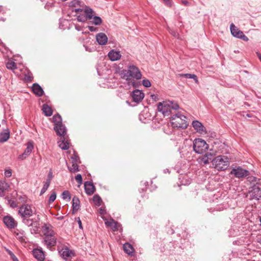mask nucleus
<instances>
[{"mask_svg": "<svg viewBox=\"0 0 261 261\" xmlns=\"http://www.w3.org/2000/svg\"><path fill=\"white\" fill-rule=\"evenodd\" d=\"M54 129L57 134L60 136V140L58 141L59 146L63 150H67L69 148L70 142L68 136L66 135V129L63 124L55 126Z\"/></svg>", "mask_w": 261, "mask_h": 261, "instance_id": "f257e3e1", "label": "nucleus"}, {"mask_svg": "<svg viewBox=\"0 0 261 261\" xmlns=\"http://www.w3.org/2000/svg\"><path fill=\"white\" fill-rule=\"evenodd\" d=\"M178 108V105L171 101L159 102L158 106V111L161 112L164 116H169L171 113L172 110H176Z\"/></svg>", "mask_w": 261, "mask_h": 261, "instance_id": "f03ea898", "label": "nucleus"}, {"mask_svg": "<svg viewBox=\"0 0 261 261\" xmlns=\"http://www.w3.org/2000/svg\"><path fill=\"white\" fill-rule=\"evenodd\" d=\"M171 124L174 128L185 129L187 127L186 117L181 114L178 113L173 115L171 119Z\"/></svg>", "mask_w": 261, "mask_h": 261, "instance_id": "7ed1b4c3", "label": "nucleus"}, {"mask_svg": "<svg viewBox=\"0 0 261 261\" xmlns=\"http://www.w3.org/2000/svg\"><path fill=\"white\" fill-rule=\"evenodd\" d=\"M212 163L214 168L218 170H225L229 164L228 158L222 155H219L216 157L213 160Z\"/></svg>", "mask_w": 261, "mask_h": 261, "instance_id": "20e7f679", "label": "nucleus"}, {"mask_svg": "<svg viewBox=\"0 0 261 261\" xmlns=\"http://www.w3.org/2000/svg\"><path fill=\"white\" fill-rule=\"evenodd\" d=\"M35 208L31 205L23 204L19 208L18 213L24 219L31 217L35 213Z\"/></svg>", "mask_w": 261, "mask_h": 261, "instance_id": "39448f33", "label": "nucleus"}, {"mask_svg": "<svg viewBox=\"0 0 261 261\" xmlns=\"http://www.w3.org/2000/svg\"><path fill=\"white\" fill-rule=\"evenodd\" d=\"M193 148L197 153H203L208 148L206 142L201 139H196L193 142Z\"/></svg>", "mask_w": 261, "mask_h": 261, "instance_id": "423d86ee", "label": "nucleus"}, {"mask_svg": "<svg viewBox=\"0 0 261 261\" xmlns=\"http://www.w3.org/2000/svg\"><path fill=\"white\" fill-rule=\"evenodd\" d=\"M230 174H233L237 178H241L248 176L249 175V172L240 166H238L233 168L231 170Z\"/></svg>", "mask_w": 261, "mask_h": 261, "instance_id": "0eeeda50", "label": "nucleus"}, {"mask_svg": "<svg viewBox=\"0 0 261 261\" xmlns=\"http://www.w3.org/2000/svg\"><path fill=\"white\" fill-rule=\"evenodd\" d=\"M230 31L232 35L237 38H241L244 41H248V38L246 36L243 32L239 30L233 23H231L230 25Z\"/></svg>", "mask_w": 261, "mask_h": 261, "instance_id": "6e6552de", "label": "nucleus"}, {"mask_svg": "<svg viewBox=\"0 0 261 261\" xmlns=\"http://www.w3.org/2000/svg\"><path fill=\"white\" fill-rule=\"evenodd\" d=\"M44 243L47 248H50L56 245L57 243V238L55 234H51V236H48L44 237Z\"/></svg>", "mask_w": 261, "mask_h": 261, "instance_id": "1a4fd4ad", "label": "nucleus"}, {"mask_svg": "<svg viewBox=\"0 0 261 261\" xmlns=\"http://www.w3.org/2000/svg\"><path fill=\"white\" fill-rule=\"evenodd\" d=\"M72 159V165L71 166H68V169L70 172L72 173H75L79 171V166L77 165L78 160L79 159L78 156L74 154L73 156L71 157Z\"/></svg>", "mask_w": 261, "mask_h": 261, "instance_id": "9d476101", "label": "nucleus"}, {"mask_svg": "<svg viewBox=\"0 0 261 261\" xmlns=\"http://www.w3.org/2000/svg\"><path fill=\"white\" fill-rule=\"evenodd\" d=\"M128 70L132 78L133 77L138 80L141 78V73L139 69L135 66H129Z\"/></svg>", "mask_w": 261, "mask_h": 261, "instance_id": "9b49d317", "label": "nucleus"}, {"mask_svg": "<svg viewBox=\"0 0 261 261\" xmlns=\"http://www.w3.org/2000/svg\"><path fill=\"white\" fill-rule=\"evenodd\" d=\"M4 223L10 228H13L17 225V222L11 216H5L3 219Z\"/></svg>", "mask_w": 261, "mask_h": 261, "instance_id": "f8f14e48", "label": "nucleus"}, {"mask_svg": "<svg viewBox=\"0 0 261 261\" xmlns=\"http://www.w3.org/2000/svg\"><path fill=\"white\" fill-rule=\"evenodd\" d=\"M42 232L43 233L44 237L55 234L53 226L49 224H44L42 226Z\"/></svg>", "mask_w": 261, "mask_h": 261, "instance_id": "ddd939ff", "label": "nucleus"}, {"mask_svg": "<svg viewBox=\"0 0 261 261\" xmlns=\"http://www.w3.org/2000/svg\"><path fill=\"white\" fill-rule=\"evenodd\" d=\"M192 125L194 129H196L198 133L201 134H206L205 127L199 121L197 120L193 121L192 122Z\"/></svg>", "mask_w": 261, "mask_h": 261, "instance_id": "4468645a", "label": "nucleus"}, {"mask_svg": "<svg viewBox=\"0 0 261 261\" xmlns=\"http://www.w3.org/2000/svg\"><path fill=\"white\" fill-rule=\"evenodd\" d=\"M34 257L38 261H43L44 259V254L43 251L39 249H35L33 250Z\"/></svg>", "mask_w": 261, "mask_h": 261, "instance_id": "2eb2a0df", "label": "nucleus"}, {"mask_svg": "<svg viewBox=\"0 0 261 261\" xmlns=\"http://www.w3.org/2000/svg\"><path fill=\"white\" fill-rule=\"evenodd\" d=\"M132 97L134 101L138 102L144 98V93L139 90H136L133 92Z\"/></svg>", "mask_w": 261, "mask_h": 261, "instance_id": "dca6fc26", "label": "nucleus"}, {"mask_svg": "<svg viewBox=\"0 0 261 261\" xmlns=\"http://www.w3.org/2000/svg\"><path fill=\"white\" fill-rule=\"evenodd\" d=\"M105 224L112 229L113 231H117L119 230V228L121 226V225L118 222L114 221L113 219H111L109 221H107L105 222Z\"/></svg>", "mask_w": 261, "mask_h": 261, "instance_id": "f3484780", "label": "nucleus"}, {"mask_svg": "<svg viewBox=\"0 0 261 261\" xmlns=\"http://www.w3.org/2000/svg\"><path fill=\"white\" fill-rule=\"evenodd\" d=\"M85 189L86 193L89 195L93 194L95 191L93 184L90 181H87L85 183Z\"/></svg>", "mask_w": 261, "mask_h": 261, "instance_id": "a211bd4d", "label": "nucleus"}, {"mask_svg": "<svg viewBox=\"0 0 261 261\" xmlns=\"http://www.w3.org/2000/svg\"><path fill=\"white\" fill-rule=\"evenodd\" d=\"M108 57L111 60L115 61L119 60L121 55L120 51L112 50L108 54Z\"/></svg>", "mask_w": 261, "mask_h": 261, "instance_id": "6ab92c4d", "label": "nucleus"}, {"mask_svg": "<svg viewBox=\"0 0 261 261\" xmlns=\"http://www.w3.org/2000/svg\"><path fill=\"white\" fill-rule=\"evenodd\" d=\"M96 40L99 44L105 45L108 41V38L105 34L100 33L96 35Z\"/></svg>", "mask_w": 261, "mask_h": 261, "instance_id": "aec40b11", "label": "nucleus"}, {"mask_svg": "<svg viewBox=\"0 0 261 261\" xmlns=\"http://www.w3.org/2000/svg\"><path fill=\"white\" fill-rule=\"evenodd\" d=\"M32 90L34 93L38 96H41L43 94V89L38 84L36 83L33 84Z\"/></svg>", "mask_w": 261, "mask_h": 261, "instance_id": "412c9836", "label": "nucleus"}, {"mask_svg": "<svg viewBox=\"0 0 261 261\" xmlns=\"http://www.w3.org/2000/svg\"><path fill=\"white\" fill-rule=\"evenodd\" d=\"M33 149V145L31 142H29L27 144V147L24 151V153L20 155V158L21 159H25L32 151Z\"/></svg>", "mask_w": 261, "mask_h": 261, "instance_id": "4be33fe9", "label": "nucleus"}, {"mask_svg": "<svg viewBox=\"0 0 261 261\" xmlns=\"http://www.w3.org/2000/svg\"><path fill=\"white\" fill-rule=\"evenodd\" d=\"M10 138V132L8 129H5L0 133V142L7 141Z\"/></svg>", "mask_w": 261, "mask_h": 261, "instance_id": "5701e85b", "label": "nucleus"}, {"mask_svg": "<svg viewBox=\"0 0 261 261\" xmlns=\"http://www.w3.org/2000/svg\"><path fill=\"white\" fill-rule=\"evenodd\" d=\"M214 154L211 152H207L205 153L201 159V161L204 164H208L210 161H213V158Z\"/></svg>", "mask_w": 261, "mask_h": 261, "instance_id": "b1692460", "label": "nucleus"}, {"mask_svg": "<svg viewBox=\"0 0 261 261\" xmlns=\"http://www.w3.org/2000/svg\"><path fill=\"white\" fill-rule=\"evenodd\" d=\"M61 255L65 259L67 257H70L73 255L72 251L70 250L68 248L63 249L62 251H60Z\"/></svg>", "mask_w": 261, "mask_h": 261, "instance_id": "393cba45", "label": "nucleus"}, {"mask_svg": "<svg viewBox=\"0 0 261 261\" xmlns=\"http://www.w3.org/2000/svg\"><path fill=\"white\" fill-rule=\"evenodd\" d=\"M42 110L46 116H50L53 114L51 108L46 104L43 105Z\"/></svg>", "mask_w": 261, "mask_h": 261, "instance_id": "a878e982", "label": "nucleus"}, {"mask_svg": "<svg viewBox=\"0 0 261 261\" xmlns=\"http://www.w3.org/2000/svg\"><path fill=\"white\" fill-rule=\"evenodd\" d=\"M121 77L126 80L129 81L131 80L132 77L130 74V72L129 70H124L121 71L120 73Z\"/></svg>", "mask_w": 261, "mask_h": 261, "instance_id": "bb28decb", "label": "nucleus"}, {"mask_svg": "<svg viewBox=\"0 0 261 261\" xmlns=\"http://www.w3.org/2000/svg\"><path fill=\"white\" fill-rule=\"evenodd\" d=\"M72 207L73 211H77L80 208V200L77 197H74L72 199Z\"/></svg>", "mask_w": 261, "mask_h": 261, "instance_id": "cd10ccee", "label": "nucleus"}, {"mask_svg": "<svg viewBox=\"0 0 261 261\" xmlns=\"http://www.w3.org/2000/svg\"><path fill=\"white\" fill-rule=\"evenodd\" d=\"M123 250L128 254H132L134 251L133 247L128 243H125L123 245Z\"/></svg>", "mask_w": 261, "mask_h": 261, "instance_id": "c85d7f7f", "label": "nucleus"}, {"mask_svg": "<svg viewBox=\"0 0 261 261\" xmlns=\"http://www.w3.org/2000/svg\"><path fill=\"white\" fill-rule=\"evenodd\" d=\"M62 121L61 116L59 114L55 115L53 117V121L55 126L62 124Z\"/></svg>", "mask_w": 261, "mask_h": 261, "instance_id": "c756f323", "label": "nucleus"}, {"mask_svg": "<svg viewBox=\"0 0 261 261\" xmlns=\"http://www.w3.org/2000/svg\"><path fill=\"white\" fill-rule=\"evenodd\" d=\"M84 12L86 15L87 19H91L94 15V12L91 8H87Z\"/></svg>", "mask_w": 261, "mask_h": 261, "instance_id": "7c9ffc66", "label": "nucleus"}, {"mask_svg": "<svg viewBox=\"0 0 261 261\" xmlns=\"http://www.w3.org/2000/svg\"><path fill=\"white\" fill-rule=\"evenodd\" d=\"M178 76L180 77H185L187 79H193L196 83H198V81L197 76L194 74L186 73V74H179Z\"/></svg>", "mask_w": 261, "mask_h": 261, "instance_id": "2f4dec72", "label": "nucleus"}, {"mask_svg": "<svg viewBox=\"0 0 261 261\" xmlns=\"http://www.w3.org/2000/svg\"><path fill=\"white\" fill-rule=\"evenodd\" d=\"M93 201L94 204L98 206H100L102 202L101 197L98 195H95L93 196Z\"/></svg>", "mask_w": 261, "mask_h": 261, "instance_id": "473e14b6", "label": "nucleus"}, {"mask_svg": "<svg viewBox=\"0 0 261 261\" xmlns=\"http://www.w3.org/2000/svg\"><path fill=\"white\" fill-rule=\"evenodd\" d=\"M8 188V184L4 181H0V196H2L4 191Z\"/></svg>", "mask_w": 261, "mask_h": 261, "instance_id": "72a5a7b5", "label": "nucleus"}, {"mask_svg": "<svg viewBox=\"0 0 261 261\" xmlns=\"http://www.w3.org/2000/svg\"><path fill=\"white\" fill-rule=\"evenodd\" d=\"M6 67L9 69L14 70L16 69L17 65L14 62L12 61H9L6 64Z\"/></svg>", "mask_w": 261, "mask_h": 261, "instance_id": "f704fd0d", "label": "nucleus"}, {"mask_svg": "<svg viewBox=\"0 0 261 261\" xmlns=\"http://www.w3.org/2000/svg\"><path fill=\"white\" fill-rule=\"evenodd\" d=\"M50 179H47L46 182H45L43 188L41 189V191L40 192L41 195L43 194V193H44L45 192V191L48 189V188L50 185Z\"/></svg>", "mask_w": 261, "mask_h": 261, "instance_id": "c9c22d12", "label": "nucleus"}, {"mask_svg": "<svg viewBox=\"0 0 261 261\" xmlns=\"http://www.w3.org/2000/svg\"><path fill=\"white\" fill-rule=\"evenodd\" d=\"M252 193L256 194V197L261 196V190L258 187H254L252 191Z\"/></svg>", "mask_w": 261, "mask_h": 261, "instance_id": "e433bc0d", "label": "nucleus"}, {"mask_svg": "<svg viewBox=\"0 0 261 261\" xmlns=\"http://www.w3.org/2000/svg\"><path fill=\"white\" fill-rule=\"evenodd\" d=\"M93 23L95 25H99L101 23V19L99 17L94 16L93 17Z\"/></svg>", "mask_w": 261, "mask_h": 261, "instance_id": "4c0bfd02", "label": "nucleus"}, {"mask_svg": "<svg viewBox=\"0 0 261 261\" xmlns=\"http://www.w3.org/2000/svg\"><path fill=\"white\" fill-rule=\"evenodd\" d=\"M63 198L64 199H67L68 200H69L71 198L70 196V193L67 191H65L62 193Z\"/></svg>", "mask_w": 261, "mask_h": 261, "instance_id": "58836bf2", "label": "nucleus"}, {"mask_svg": "<svg viewBox=\"0 0 261 261\" xmlns=\"http://www.w3.org/2000/svg\"><path fill=\"white\" fill-rule=\"evenodd\" d=\"M16 238L19 239L20 241L22 242L25 240V237L23 235L22 233L15 232Z\"/></svg>", "mask_w": 261, "mask_h": 261, "instance_id": "ea45409f", "label": "nucleus"}, {"mask_svg": "<svg viewBox=\"0 0 261 261\" xmlns=\"http://www.w3.org/2000/svg\"><path fill=\"white\" fill-rule=\"evenodd\" d=\"M142 84L145 87H150L151 86V83L148 80H143Z\"/></svg>", "mask_w": 261, "mask_h": 261, "instance_id": "a19ab883", "label": "nucleus"}, {"mask_svg": "<svg viewBox=\"0 0 261 261\" xmlns=\"http://www.w3.org/2000/svg\"><path fill=\"white\" fill-rule=\"evenodd\" d=\"M30 226H31L32 227H33V231L35 233L38 230V224L36 222H33Z\"/></svg>", "mask_w": 261, "mask_h": 261, "instance_id": "79ce46f5", "label": "nucleus"}, {"mask_svg": "<svg viewBox=\"0 0 261 261\" xmlns=\"http://www.w3.org/2000/svg\"><path fill=\"white\" fill-rule=\"evenodd\" d=\"M56 198V194L55 193H53L51 194L49 199V202L51 203L54 202Z\"/></svg>", "mask_w": 261, "mask_h": 261, "instance_id": "37998d69", "label": "nucleus"}, {"mask_svg": "<svg viewBox=\"0 0 261 261\" xmlns=\"http://www.w3.org/2000/svg\"><path fill=\"white\" fill-rule=\"evenodd\" d=\"M75 180H76V181L79 184H81L82 183V175L81 174H77L75 177Z\"/></svg>", "mask_w": 261, "mask_h": 261, "instance_id": "c03bdc74", "label": "nucleus"}, {"mask_svg": "<svg viewBox=\"0 0 261 261\" xmlns=\"http://www.w3.org/2000/svg\"><path fill=\"white\" fill-rule=\"evenodd\" d=\"M87 17L85 16H77V20L80 22H85L87 20Z\"/></svg>", "mask_w": 261, "mask_h": 261, "instance_id": "a18cd8bd", "label": "nucleus"}, {"mask_svg": "<svg viewBox=\"0 0 261 261\" xmlns=\"http://www.w3.org/2000/svg\"><path fill=\"white\" fill-rule=\"evenodd\" d=\"M79 2L77 0H74L70 3V6L72 7H76L77 5H79Z\"/></svg>", "mask_w": 261, "mask_h": 261, "instance_id": "49530a36", "label": "nucleus"}, {"mask_svg": "<svg viewBox=\"0 0 261 261\" xmlns=\"http://www.w3.org/2000/svg\"><path fill=\"white\" fill-rule=\"evenodd\" d=\"M5 175L7 177H10L12 175L11 171V170H6L5 172Z\"/></svg>", "mask_w": 261, "mask_h": 261, "instance_id": "de8ad7c7", "label": "nucleus"}, {"mask_svg": "<svg viewBox=\"0 0 261 261\" xmlns=\"http://www.w3.org/2000/svg\"><path fill=\"white\" fill-rule=\"evenodd\" d=\"M165 3L168 6H171V0H163Z\"/></svg>", "mask_w": 261, "mask_h": 261, "instance_id": "09e8293b", "label": "nucleus"}, {"mask_svg": "<svg viewBox=\"0 0 261 261\" xmlns=\"http://www.w3.org/2000/svg\"><path fill=\"white\" fill-rule=\"evenodd\" d=\"M77 219H78L77 220V222H78V224H79L80 228L83 229V226H82V224L81 220H80V218H78Z\"/></svg>", "mask_w": 261, "mask_h": 261, "instance_id": "8fccbe9b", "label": "nucleus"}, {"mask_svg": "<svg viewBox=\"0 0 261 261\" xmlns=\"http://www.w3.org/2000/svg\"><path fill=\"white\" fill-rule=\"evenodd\" d=\"M11 258L13 259V261H19L17 258L16 257V256L14 254H12V257H11Z\"/></svg>", "mask_w": 261, "mask_h": 261, "instance_id": "3c124183", "label": "nucleus"}, {"mask_svg": "<svg viewBox=\"0 0 261 261\" xmlns=\"http://www.w3.org/2000/svg\"><path fill=\"white\" fill-rule=\"evenodd\" d=\"M83 10L82 9H76L75 10V12L76 13H80L81 12H83Z\"/></svg>", "mask_w": 261, "mask_h": 261, "instance_id": "603ef678", "label": "nucleus"}, {"mask_svg": "<svg viewBox=\"0 0 261 261\" xmlns=\"http://www.w3.org/2000/svg\"><path fill=\"white\" fill-rule=\"evenodd\" d=\"M151 97L152 99H154V100H157L158 99V96L156 95H151Z\"/></svg>", "mask_w": 261, "mask_h": 261, "instance_id": "864d4df0", "label": "nucleus"}, {"mask_svg": "<svg viewBox=\"0 0 261 261\" xmlns=\"http://www.w3.org/2000/svg\"><path fill=\"white\" fill-rule=\"evenodd\" d=\"M182 3L185 5H188L189 3L188 1H182Z\"/></svg>", "mask_w": 261, "mask_h": 261, "instance_id": "5fc2aeb1", "label": "nucleus"}, {"mask_svg": "<svg viewBox=\"0 0 261 261\" xmlns=\"http://www.w3.org/2000/svg\"><path fill=\"white\" fill-rule=\"evenodd\" d=\"M170 33L174 36H176V33L173 31H171Z\"/></svg>", "mask_w": 261, "mask_h": 261, "instance_id": "6e6d98bb", "label": "nucleus"}, {"mask_svg": "<svg viewBox=\"0 0 261 261\" xmlns=\"http://www.w3.org/2000/svg\"><path fill=\"white\" fill-rule=\"evenodd\" d=\"M256 55L257 56V57H258V58L259 59V60L261 59V55L260 54H259V53H256Z\"/></svg>", "mask_w": 261, "mask_h": 261, "instance_id": "4d7b16f0", "label": "nucleus"}, {"mask_svg": "<svg viewBox=\"0 0 261 261\" xmlns=\"http://www.w3.org/2000/svg\"><path fill=\"white\" fill-rule=\"evenodd\" d=\"M33 77L31 76H29L28 77V80H29V81H32Z\"/></svg>", "mask_w": 261, "mask_h": 261, "instance_id": "13d9d810", "label": "nucleus"}, {"mask_svg": "<svg viewBox=\"0 0 261 261\" xmlns=\"http://www.w3.org/2000/svg\"><path fill=\"white\" fill-rule=\"evenodd\" d=\"M9 255L11 256V257H12V254H14L12 252H11L10 251H9Z\"/></svg>", "mask_w": 261, "mask_h": 261, "instance_id": "bf43d9fd", "label": "nucleus"}, {"mask_svg": "<svg viewBox=\"0 0 261 261\" xmlns=\"http://www.w3.org/2000/svg\"><path fill=\"white\" fill-rule=\"evenodd\" d=\"M89 28H90V31H93V27H91Z\"/></svg>", "mask_w": 261, "mask_h": 261, "instance_id": "052dcab7", "label": "nucleus"}, {"mask_svg": "<svg viewBox=\"0 0 261 261\" xmlns=\"http://www.w3.org/2000/svg\"><path fill=\"white\" fill-rule=\"evenodd\" d=\"M100 213H101V214H103V212H103V210H102V209H101V208H100Z\"/></svg>", "mask_w": 261, "mask_h": 261, "instance_id": "680f3d73", "label": "nucleus"}, {"mask_svg": "<svg viewBox=\"0 0 261 261\" xmlns=\"http://www.w3.org/2000/svg\"><path fill=\"white\" fill-rule=\"evenodd\" d=\"M12 207H15V205H14V204H12Z\"/></svg>", "mask_w": 261, "mask_h": 261, "instance_id": "e2e57ef3", "label": "nucleus"}, {"mask_svg": "<svg viewBox=\"0 0 261 261\" xmlns=\"http://www.w3.org/2000/svg\"><path fill=\"white\" fill-rule=\"evenodd\" d=\"M12 207H15V205H14V204H12Z\"/></svg>", "mask_w": 261, "mask_h": 261, "instance_id": "0e129e2a", "label": "nucleus"}, {"mask_svg": "<svg viewBox=\"0 0 261 261\" xmlns=\"http://www.w3.org/2000/svg\"><path fill=\"white\" fill-rule=\"evenodd\" d=\"M12 207H15V205H14V204H12Z\"/></svg>", "mask_w": 261, "mask_h": 261, "instance_id": "69168bd1", "label": "nucleus"}]
</instances>
